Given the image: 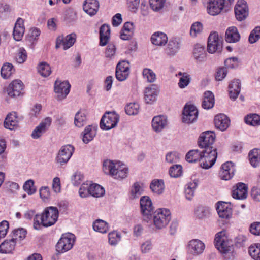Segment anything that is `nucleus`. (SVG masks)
<instances>
[{"label":"nucleus","mask_w":260,"mask_h":260,"mask_svg":"<svg viewBox=\"0 0 260 260\" xmlns=\"http://www.w3.org/2000/svg\"><path fill=\"white\" fill-rule=\"evenodd\" d=\"M58 210L56 207H48L41 215H36L34 218L33 226L39 230L42 226L48 227L54 225L58 218Z\"/></svg>","instance_id":"f257e3e1"},{"label":"nucleus","mask_w":260,"mask_h":260,"mask_svg":"<svg viewBox=\"0 0 260 260\" xmlns=\"http://www.w3.org/2000/svg\"><path fill=\"white\" fill-rule=\"evenodd\" d=\"M214 243L216 248L223 254L232 252L233 244L232 241L229 239L225 231H222L216 234Z\"/></svg>","instance_id":"f03ea898"},{"label":"nucleus","mask_w":260,"mask_h":260,"mask_svg":"<svg viewBox=\"0 0 260 260\" xmlns=\"http://www.w3.org/2000/svg\"><path fill=\"white\" fill-rule=\"evenodd\" d=\"M171 218V213L169 210L159 209L154 213L153 221L156 229H161L168 224Z\"/></svg>","instance_id":"7ed1b4c3"},{"label":"nucleus","mask_w":260,"mask_h":260,"mask_svg":"<svg viewBox=\"0 0 260 260\" xmlns=\"http://www.w3.org/2000/svg\"><path fill=\"white\" fill-rule=\"evenodd\" d=\"M217 157V149L211 150L208 148L204 150L200 161V166L203 169H208L215 164Z\"/></svg>","instance_id":"20e7f679"},{"label":"nucleus","mask_w":260,"mask_h":260,"mask_svg":"<svg viewBox=\"0 0 260 260\" xmlns=\"http://www.w3.org/2000/svg\"><path fill=\"white\" fill-rule=\"evenodd\" d=\"M119 119V116L115 112H107L101 118L100 127L102 129H110L116 126Z\"/></svg>","instance_id":"39448f33"},{"label":"nucleus","mask_w":260,"mask_h":260,"mask_svg":"<svg viewBox=\"0 0 260 260\" xmlns=\"http://www.w3.org/2000/svg\"><path fill=\"white\" fill-rule=\"evenodd\" d=\"M75 240V236L71 233L63 234L56 245L59 252H64L71 249Z\"/></svg>","instance_id":"423d86ee"},{"label":"nucleus","mask_w":260,"mask_h":260,"mask_svg":"<svg viewBox=\"0 0 260 260\" xmlns=\"http://www.w3.org/2000/svg\"><path fill=\"white\" fill-rule=\"evenodd\" d=\"M144 221L148 222L152 218L153 207L150 199L147 196L142 197L140 201Z\"/></svg>","instance_id":"0eeeda50"},{"label":"nucleus","mask_w":260,"mask_h":260,"mask_svg":"<svg viewBox=\"0 0 260 260\" xmlns=\"http://www.w3.org/2000/svg\"><path fill=\"white\" fill-rule=\"evenodd\" d=\"M215 139V135L212 131H207L203 133L199 138L198 145L200 147L207 150L210 148L211 150L216 149L212 145Z\"/></svg>","instance_id":"6e6552de"},{"label":"nucleus","mask_w":260,"mask_h":260,"mask_svg":"<svg viewBox=\"0 0 260 260\" xmlns=\"http://www.w3.org/2000/svg\"><path fill=\"white\" fill-rule=\"evenodd\" d=\"M198 115V111L195 106L186 105L183 111L182 121L187 124L192 123L197 120Z\"/></svg>","instance_id":"1a4fd4ad"},{"label":"nucleus","mask_w":260,"mask_h":260,"mask_svg":"<svg viewBox=\"0 0 260 260\" xmlns=\"http://www.w3.org/2000/svg\"><path fill=\"white\" fill-rule=\"evenodd\" d=\"M74 151V148L71 145L61 147L56 157L57 162L61 165L66 164L70 159Z\"/></svg>","instance_id":"9d476101"},{"label":"nucleus","mask_w":260,"mask_h":260,"mask_svg":"<svg viewBox=\"0 0 260 260\" xmlns=\"http://www.w3.org/2000/svg\"><path fill=\"white\" fill-rule=\"evenodd\" d=\"M70 85L69 82L56 81L54 84V91L57 94L56 99L61 101L64 99L70 91Z\"/></svg>","instance_id":"9b49d317"},{"label":"nucleus","mask_w":260,"mask_h":260,"mask_svg":"<svg viewBox=\"0 0 260 260\" xmlns=\"http://www.w3.org/2000/svg\"><path fill=\"white\" fill-rule=\"evenodd\" d=\"M235 14L236 19L239 21H242L247 18L249 9L245 1H238L235 7Z\"/></svg>","instance_id":"f8f14e48"},{"label":"nucleus","mask_w":260,"mask_h":260,"mask_svg":"<svg viewBox=\"0 0 260 260\" xmlns=\"http://www.w3.org/2000/svg\"><path fill=\"white\" fill-rule=\"evenodd\" d=\"M222 49V42L219 39L218 35L214 32L209 35L208 40L207 50L210 53L220 51Z\"/></svg>","instance_id":"ddd939ff"},{"label":"nucleus","mask_w":260,"mask_h":260,"mask_svg":"<svg viewBox=\"0 0 260 260\" xmlns=\"http://www.w3.org/2000/svg\"><path fill=\"white\" fill-rule=\"evenodd\" d=\"M129 73V62L126 60L120 61L116 66V77L120 81L125 80L128 77Z\"/></svg>","instance_id":"4468645a"},{"label":"nucleus","mask_w":260,"mask_h":260,"mask_svg":"<svg viewBox=\"0 0 260 260\" xmlns=\"http://www.w3.org/2000/svg\"><path fill=\"white\" fill-rule=\"evenodd\" d=\"M205 248L204 243L199 239H192L187 244V250L193 256L201 254Z\"/></svg>","instance_id":"2eb2a0df"},{"label":"nucleus","mask_w":260,"mask_h":260,"mask_svg":"<svg viewBox=\"0 0 260 260\" xmlns=\"http://www.w3.org/2000/svg\"><path fill=\"white\" fill-rule=\"evenodd\" d=\"M225 0H209L207 10L208 13L213 16L219 14L223 9Z\"/></svg>","instance_id":"dca6fc26"},{"label":"nucleus","mask_w":260,"mask_h":260,"mask_svg":"<svg viewBox=\"0 0 260 260\" xmlns=\"http://www.w3.org/2000/svg\"><path fill=\"white\" fill-rule=\"evenodd\" d=\"M181 39L179 37L171 38L165 48V52L168 56H173L179 50L181 47Z\"/></svg>","instance_id":"f3484780"},{"label":"nucleus","mask_w":260,"mask_h":260,"mask_svg":"<svg viewBox=\"0 0 260 260\" xmlns=\"http://www.w3.org/2000/svg\"><path fill=\"white\" fill-rule=\"evenodd\" d=\"M76 34H71L67 35L66 37L59 36L56 40V48H58L60 45L63 46L64 50H67L72 46L76 41Z\"/></svg>","instance_id":"a211bd4d"},{"label":"nucleus","mask_w":260,"mask_h":260,"mask_svg":"<svg viewBox=\"0 0 260 260\" xmlns=\"http://www.w3.org/2000/svg\"><path fill=\"white\" fill-rule=\"evenodd\" d=\"M235 171L234 164L232 161H227L222 165L219 173L220 177L222 180H229L233 177Z\"/></svg>","instance_id":"6ab92c4d"},{"label":"nucleus","mask_w":260,"mask_h":260,"mask_svg":"<svg viewBox=\"0 0 260 260\" xmlns=\"http://www.w3.org/2000/svg\"><path fill=\"white\" fill-rule=\"evenodd\" d=\"M52 122L50 117H46L32 131L31 137L34 139H38L45 133Z\"/></svg>","instance_id":"aec40b11"},{"label":"nucleus","mask_w":260,"mask_h":260,"mask_svg":"<svg viewBox=\"0 0 260 260\" xmlns=\"http://www.w3.org/2000/svg\"><path fill=\"white\" fill-rule=\"evenodd\" d=\"M248 188L243 183H238L233 187L232 197L236 199L244 200L247 198Z\"/></svg>","instance_id":"412c9836"},{"label":"nucleus","mask_w":260,"mask_h":260,"mask_svg":"<svg viewBox=\"0 0 260 260\" xmlns=\"http://www.w3.org/2000/svg\"><path fill=\"white\" fill-rule=\"evenodd\" d=\"M23 89V84L20 80L13 81L7 88V92L11 97L18 96L20 95Z\"/></svg>","instance_id":"4be33fe9"},{"label":"nucleus","mask_w":260,"mask_h":260,"mask_svg":"<svg viewBox=\"0 0 260 260\" xmlns=\"http://www.w3.org/2000/svg\"><path fill=\"white\" fill-rule=\"evenodd\" d=\"M20 118L17 116L16 112L8 114L4 121V126L6 128L13 130L18 127Z\"/></svg>","instance_id":"5701e85b"},{"label":"nucleus","mask_w":260,"mask_h":260,"mask_svg":"<svg viewBox=\"0 0 260 260\" xmlns=\"http://www.w3.org/2000/svg\"><path fill=\"white\" fill-rule=\"evenodd\" d=\"M207 53L205 47L200 44H196L193 47V56L197 62H202L207 58Z\"/></svg>","instance_id":"b1692460"},{"label":"nucleus","mask_w":260,"mask_h":260,"mask_svg":"<svg viewBox=\"0 0 260 260\" xmlns=\"http://www.w3.org/2000/svg\"><path fill=\"white\" fill-rule=\"evenodd\" d=\"M112 177L116 179H122L126 178L128 173V168L120 162H116V166Z\"/></svg>","instance_id":"393cba45"},{"label":"nucleus","mask_w":260,"mask_h":260,"mask_svg":"<svg viewBox=\"0 0 260 260\" xmlns=\"http://www.w3.org/2000/svg\"><path fill=\"white\" fill-rule=\"evenodd\" d=\"M214 124L217 129L224 131L229 127L230 120L225 114H219L215 116Z\"/></svg>","instance_id":"a878e982"},{"label":"nucleus","mask_w":260,"mask_h":260,"mask_svg":"<svg viewBox=\"0 0 260 260\" xmlns=\"http://www.w3.org/2000/svg\"><path fill=\"white\" fill-rule=\"evenodd\" d=\"M159 90L154 85L147 87L145 90L144 99L148 104H152L157 99Z\"/></svg>","instance_id":"bb28decb"},{"label":"nucleus","mask_w":260,"mask_h":260,"mask_svg":"<svg viewBox=\"0 0 260 260\" xmlns=\"http://www.w3.org/2000/svg\"><path fill=\"white\" fill-rule=\"evenodd\" d=\"M167 125V118L164 115L155 116L152 121L153 129L156 132H161Z\"/></svg>","instance_id":"cd10ccee"},{"label":"nucleus","mask_w":260,"mask_h":260,"mask_svg":"<svg viewBox=\"0 0 260 260\" xmlns=\"http://www.w3.org/2000/svg\"><path fill=\"white\" fill-rule=\"evenodd\" d=\"M99 8V3L96 0H85L83 4L84 11L90 16L95 15Z\"/></svg>","instance_id":"c85d7f7f"},{"label":"nucleus","mask_w":260,"mask_h":260,"mask_svg":"<svg viewBox=\"0 0 260 260\" xmlns=\"http://www.w3.org/2000/svg\"><path fill=\"white\" fill-rule=\"evenodd\" d=\"M24 30L23 20L22 18H19L15 23L14 27V39L16 41L21 40L24 34Z\"/></svg>","instance_id":"c756f323"},{"label":"nucleus","mask_w":260,"mask_h":260,"mask_svg":"<svg viewBox=\"0 0 260 260\" xmlns=\"http://www.w3.org/2000/svg\"><path fill=\"white\" fill-rule=\"evenodd\" d=\"M217 211L220 217L228 219L232 216V209L227 205V203L219 202L217 203Z\"/></svg>","instance_id":"7c9ffc66"},{"label":"nucleus","mask_w":260,"mask_h":260,"mask_svg":"<svg viewBox=\"0 0 260 260\" xmlns=\"http://www.w3.org/2000/svg\"><path fill=\"white\" fill-rule=\"evenodd\" d=\"M240 35L235 26L228 28L225 32V39L229 43H236L239 41Z\"/></svg>","instance_id":"2f4dec72"},{"label":"nucleus","mask_w":260,"mask_h":260,"mask_svg":"<svg viewBox=\"0 0 260 260\" xmlns=\"http://www.w3.org/2000/svg\"><path fill=\"white\" fill-rule=\"evenodd\" d=\"M151 42L156 46H164L168 41V37L166 34L162 32L154 33L151 38Z\"/></svg>","instance_id":"473e14b6"},{"label":"nucleus","mask_w":260,"mask_h":260,"mask_svg":"<svg viewBox=\"0 0 260 260\" xmlns=\"http://www.w3.org/2000/svg\"><path fill=\"white\" fill-rule=\"evenodd\" d=\"M110 35V29L109 26L103 24L100 27V45L102 46H105L109 41Z\"/></svg>","instance_id":"72a5a7b5"},{"label":"nucleus","mask_w":260,"mask_h":260,"mask_svg":"<svg viewBox=\"0 0 260 260\" xmlns=\"http://www.w3.org/2000/svg\"><path fill=\"white\" fill-rule=\"evenodd\" d=\"M215 100L213 93L210 91L205 92L203 99L202 107L205 109H210L214 105Z\"/></svg>","instance_id":"f704fd0d"},{"label":"nucleus","mask_w":260,"mask_h":260,"mask_svg":"<svg viewBox=\"0 0 260 260\" xmlns=\"http://www.w3.org/2000/svg\"><path fill=\"white\" fill-rule=\"evenodd\" d=\"M241 90L240 82L239 80H234L229 84V92L231 99H236L239 95Z\"/></svg>","instance_id":"c9c22d12"},{"label":"nucleus","mask_w":260,"mask_h":260,"mask_svg":"<svg viewBox=\"0 0 260 260\" xmlns=\"http://www.w3.org/2000/svg\"><path fill=\"white\" fill-rule=\"evenodd\" d=\"M16 242L14 239L10 240H5L0 245V252L2 253H7L11 252L14 249Z\"/></svg>","instance_id":"e433bc0d"},{"label":"nucleus","mask_w":260,"mask_h":260,"mask_svg":"<svg viewBox=\"0 0 260 260\" xmlns=\"http://www.w3.org/2000/svg\"><path fill=\"white\" fill-rule=\"evenodd\" d=\"M249 158L251 165L256 167L260 163V149H254L250 151Z\"/></svg>","instance_id":"4c0bfd02"},{"label":"nucleus","mask_w":260,"mask_h":260,"mask_svg":"<svg viewBox=\"0 0 260 260\" xmlns=\"http://www.w3.org/2000/svg\"><path fill=\"white\" fill-rule=\"evenodd\" d=\"M203 151L197 149L189 151L186 155V159L188 162H194L200 161Z\"/></svg>","instance_id":"58836bf2"},{"label":"nucleus","mask_w":260,"mask_h":260,"mask_svg":"<svg viewBox=\"0 0 260 260\" xmlns=\"http://www.w3.org/2000/svg\"><path fill=\"white\" fill-rule=\"evenodd\" d=\"M95 136V131L92 129L91 125H88L85 127L84 132H83V142L85 144H87L93 140Z\"/></svg>","instance_id":"ea45409f"},{"label":"nucleus","mask_w":260,"mask_h":260,"mask_svg":"<svg viewBox=\"0 0 260 260\" xmlns=\"http://www.w3.org/2000/svg\"><path fill=\"white\" fill-rule=\"evenodd\" d=\"M90 195L99 198L102 197L105 194V189L101 185L98 184H90Z\"/></svg>","instance_id":"a19ab883"},{"label":"nucleus","mask_w":260,"mask_h":260,"mask_svg":"<svg viewBox=\"0 0 260 260\" xmlns=\"http://www.w3.org/2000/svg\"><path fill=\"white\" fill-rule=\"evenodd\" d=\"M150 187L155 193L160 194L164 190V183L162 180H154L150 184Z\"/></svg>","instance_id":"79ce46f5"},{"label":"nucleus","mask_w":260,"mask_h":260,"mask_svg":"<svg viewBox=\"0 0 260 260\" xmlns=\"http://www.w3.org/2000/svg\"><path fill=\"white\" fill-rule=\"evenodd\" d=\"M86 115L85 112L79 111L75 116V125L78 127H82L86 124Z\"/></svg>","instance_id":"37998d69"},{"label":"nucleus","mask_w":260,"mask_h":260,"mask_svg":"<svg viewBox=\"0 0 260 260\" xmlns=\"http://www.w3.org/2000/svg\"><path fill=\"white\" fill-rule=\"evenodd\" d=\"M197 186V183L193 181L186 184L185 188V194L186 198L191 200L194 194V190Z\"/></svg>","instance_id":"c03bdc74"},{"label":"nucleus","mask_w":260,"mask_h":260,"mask_svg":"<svg viewBox=\"0 0 260 260\" xmlns=\"http://www.w3.org/2000/svg\"><path fill=\"white\" fill-rule=\"evenodd\" d=\"M93 229L95 231L105 233L108 230V226L106 222L101 219H98L93 223Z\"/></svg>","instance_id":"a18cd8bd"},{"label":"nucleus","mask_w":260,"mask_h":260,"mask_svg":"<svg viewBox=\"0 0 260 260\" xmlns=\"http://www.w3.org/2000/svg\"><path fill=\"white\" fill-rule=\"evenodd\" d=\"M14 71L13 65L10 63H6L1 68V76L3 78L7 79L11 76Z\"/></svg>","instance_id":"49530a36"},{"label":"nucleus","mask_w":260,"mask_h":260,"mask_svg":"<svg viewBox=\"0 0 260 260\" xmlns=\"http://www.w3.org/2000/svg\"><path fill=\"white\" fill-rule=\"evenodd\" d=\"M249 253L255 260H260V243H255L249 247Z\"/></svg>","instance_id":"de8ad7c7"},{"label":"nucleus","mask_w":260,"mask_h":260,"mask_svg":"<svg viewBox=\"0 0 260 260\" xmlns=\"http://www.w3.org/2000/svg\"><path fill=\"white\" fill-rule=\"evenodd\" d=\"M116 166V163L113 161L107 160L104 161L103 165V170L105 174H109L112 176L113 173L114 172L115 168Z\"/></svg>","instance_id":"09e8293b"},{"label":"nucleus","mask_w":260,"mask_h":260,"mask_svg":"<svg viewBox=\"0 0 260 260\" xmlns=\"http://www.w3.org/2000/svg\"><path fill=\"white\" fill-rule=\"evenodd\" d=\"M38 70L40 75L43 77H47L51 73L50 66L45 62H42L39 64Z\"/></svg>","instance_id":"8fccbe9b"},{"label":"nucleus","mask_w":260,"mask_h":260,"mask_svg":"<svg viewBox=\"0 0 260 260\" xmlns=\"http://www.w3.org/2000/svg\"><path fill=\"white\" fill-rule=\"evenodd\" d=\"M203 30V25L201 22H196L193 23L190 27V35L192 37H196L200 34Z\"/></svg>","instance_id":"3c124183"},{"label":"nucleus","mask_w":260,"mask_h":260,"mask_svg":"<svg viewBox=\"0 0 260 260\" xmlns=\"http://www.w3.org/2000/svg\"><path fill=\"white\" fill-rule=\"evenodd\" d=\"M125 111L126 113L129 115H136L139 111V105L136 103L128 104L125 106Z\"/></svg>","instance_id":"603ef678"},{"label":"nucleus","mask_w":260,"mask_h":260,"mask_svg":"<svg viewBox=\"0 0 260 260\" xmlns=\"http://www.w3.org/2000/svg\"><path fill=\"white\" fill-rule=\"evenodd\" d=\"M169 173L171 177H179L182 174V167L180 165H173L170 168Z\"/></svg>","instance_id":"864d4df0"},{"label":"nucleus","mask_w":260,"mask_h":260,"mask_svg":"<svg viewBox=\"0 0 260 260\" xmlns=\"http://www.w3.org/2000/svg\"><path fill=\"white\" fill-rule=\"evenodd\" d=\"M245 121L247 124L253 126L259 125L260 116L256 114L247 115L245 118Z\"/></svg>","instance_id":"5fc2aeb1"},{"label":"nucleus","mask_w":260,"mask_h":260,"mask_svg":"<svg viewBox=\"0 0 260 260\" xmlns=\"http://www.w3.org/2000/svg\"><path fill=\"white\" fill-rule=\"evenodd\" d=\"M166 0H149L151 8L156 12L161 10L164 7Z\"/></svg>","instance_id":"6e6d98bb"},{"label":"nucleus","mask_w":260,"mask_h":260,"mask_svg":"<svg viewBox=\"0 0 260 260\" xmlns=\"http://www.w3.org/2000/svg\"><path fill=\"white\" fill-rule=\"evenodd\" d=\"M260 38V27H256L252 30L249 36L250 43L253 44L257 41Z\"/></svg>","instance_id":"4d7b16f0"},{"label":"nucleus","mask_w":260,"mask_h":260,"mask_svg":"<svg viewBox=\"0 0 260 260\" xmlns=\"http://www.w3.org/2000/svg\"><path fill=\"white\" fill-rule=\"evenodd\" d=\"M144 78L147 79L148 82H153L155 81L156 75L150 69L145 68L143 71Z\"/></svg>","instance_id":"13d9d810"},{"label":"nucleus","mask_w":260,"mask_h":260,"mask_svg":"<svg viewBox=\"0 0 260 260\" xmlns=\"http://www.w3.org/2000/svg\"><path fill=\"white\" fill-rule=\"evenodd\" d=\"M24 190L28 194H32L36 192L34 182L32 180L27 181L23 185Z\"/></svg>","instance_id":"bf43d9fd"},{"label":"nucleus","mask_w":260,"mask_h":260,"mask_svg":"<svg viewBox=\"0 0 260 260\" xmlns=\"http://www.w3.org/2000/svg\"><path fill=\"white\" fill-rule=\"evenodd\" d=\"M143 192V189L138 183H135L132 186L131 195L133 198H138Z\"/></svg>","instance_id":"052dcab7"},{"label":"nucleus","mask_w":260,"mask_h":260,"mask_svg":"<svg viewBox=\"0 0 260 260\" xmlns=\"http://www.w3.org/2000/svg\"><path fill=\"white\" fill-rule=\"evenodd\" d=\"M90 185L87 183H83L80 187L79 193L81 198H86L90 195Z\"/></svg>","instance_id":"680f3d73"},{"label":"nucleus","mask_w":260,"mask_h":260,"mask_svg":"<svg viewBox=\"0 0 260 260\" xmlns=\"http://www.w3.org/2000/svg\"><path fill=\"white\" fill-rule=\"evenodd\" d=\"M210 214V210L204 207H199L196 211V215L199 218L202 219L208 217Z\"/></svg>","instance_id":"e2e57ef3"},{"label":"nucleus","mask_w":260,"mask_h":260,"mask_svg":"<svg viewBox=\"0 0 260 260\" xmlns=\"http://www.w3.org/2000/svg\"><path fill=\"white\" fill-rule=\"evenodd\" d=\"M13 235L14 237L12 239H14L15 242L18 240H21L26 237V231L22 228L18 229L14 231Z\"/></svg>","instance_id":"0e129e2a"},{"label":"nucleus","mask_w":260,"mask_h":260,"mask_svg":"<svg viewBox=\"0 0 260 260\" xmlns=\"http://www.w3.org/2000/svg\"><path fill=\"white\" fill-rule=\"evenodd\" d=\"M27 57L26 50L23 48H20L16 57V61L19 63H23L26 60Z\"/></svg>","instance_id":"69168bd1"},{"label":"nucleus","mask_w":260,"mask_h":260,"mask_svg":"<svg viewBox=\"0 0 260 260\" xmlns=\"http://www.w3.org/2000/svg\"><path fill=\"white\" fill-rule=\"evenodd\" d=\"M40 196L44 201H48L50 197L49 188L47 186H43L40 189Z\"/></svg>","instance_id":"338daca9"},{"label":"nucleus","mask_w":260,"mask_h":260,"mask_svg":"<svg viewBox=\"0 0 260 260\" xmlns=\"http://www.w3.org/2000/svg\"><path fill=\"white\" fill-rule=\"evenodd\" d=\"M224 64L226 66V68H235L238 66V59L237 57H231L228 58L224 61Z\"/></svg>","instance_id":"774afa93"}]
</instances>
